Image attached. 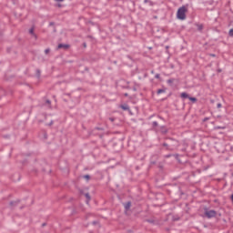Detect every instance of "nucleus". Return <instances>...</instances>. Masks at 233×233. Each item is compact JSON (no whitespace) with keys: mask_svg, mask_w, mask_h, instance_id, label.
Wrapping results in <instances>:
<instances>
[{"mask_svg":"<svg viewBox=\"0 0 233 233\" xmlns=\"http://www.w3.org/2000/svg\"><path fill=\"white\" fill-rule=\"evenodd\" d=\"M187 9L185 6L178 8L177 12V19H180V21H185V19H187Z\"/></svg>","mask_w":233,"mask_h":233,"instance_id":"nucleus-1","label":"nucleus"},{"mask_svg":"<svg viewBox=\"0 0 233 233\" xmlns=\"http://www.w3.org/2000/svg\"><path fill=\"white\" fill-rule=\"evenodd\" d=\"M206 216L207 218H216V211L214 210L206 211Z\"/></svg>","mask_w":233,"mask_h":233,"instance_id":"nucleus-2","label":"nucleus"},{"mask_svg":"<svg viewBox=\"0 0 233 233\" xmlns=\"http://www.w3.org/2000/svg\"><path fill=\"white\" fill-rule=\"evenodd\" d=\"M61 48H63L64 50H68V48H70V46L66 44H59L57 49L60 50Z\"/></svg>","mask_w":233,"mask_h":233,"instance_id":"nucleus-3","label":"nucleus"},{"mask_svg":"<svg viewBox=\"0 0 233 233\" xmlns=\"http://www.w3.org/2000/svg\"><path fill=\"white\" fill-rule=\"evenodd\" d=\"M131 206H132V204H131L130 202H127V203L125 205L126 210H128V208H130Z\"/></svg>","mask_w":233,"mask_h":233,"instance_id":"nucleus-4","label":"nucleus"},{"mask_svg":"<svg viewBox=\"0 0 233 233\" xmlns=\"http://www.w3.org/2000/svg\"><path fill=\"white\" fill-rule=\"evenodd\" d=\"M180 96L183 97L184 99H187V97H188V94L181 93Z\"/></svg>","mask_w":233,"mask_h":233,"instance_id":"nucleus-5","label":"nucleus"},{"mask_svg":"<svg viewBox=\"0 0 233 233\" xmlns=\"http://www.w3.org/2000/svg\"><path fill=\"white\" fill-rule=\"evenodd\" d=\"M188 99H189V101H192L193 103H196L198 101V99L196 97H192V96H189Z\"/></svg>","mask_w":233,"mask_h":233,"instance_id":"nucleus-6","label":"nucleus"},{"mask_svg":"<svg viewBox=\"0 0 233 233\" xmlns=\"http://www.w3.org/2000/svg\"><path fill=\"white\" fill-rule=\"evenodd\" d=\"M176 80L174 78L168 79L167 80V84L168 85H172V83H174Z\"/></svg>","mask_w":233,"mask_h":233,"instance_id":"nucleus-7","label":"nucleus"},{"mask_svg":"<svg viewBox=\"0 0 233 233\" xmlns=\"http://www.w3.org/2000/svg\"><path fill=\"white\" fill-rule=\"evenodd\" d=\"M166 90L165 89H158L157 94H165Z\"/></svg>","mask_w":233,"mask_h":233,"instance_id":"nucleus-8","label":"nucleus"},{"mask_svg":"<svg viewBox=\"0 0 233 233\" xmlns=\"http://www.w3.org/2000/svg\"><path fill=\"white\" fill-rule=\"evenodd\" d=\"M84 178H85V179H90V176L86 175V176H84Z\"/></svg>","mask_w":233,"mask_h":233,"instance_id":"nucleus-9","label":"nucleus"},{"mask_svg":"<svg viewBox=\"0 0 233 233\" xmlns=\"http://www.w3.org/2000/svg\"><path fill=\"white\" fill-rule=\"evenodd\" d=\"M221 106H222L221 103H218V104L217 105V107H218V108H221Z\"/></svg>","mask_w":233,"mask_h":233,"instance_id":"nucleus-10","label":"nucleus"},{"mask_svg":"<svg viewBox=\"0 0 233 233\" xmlns=\"http://www.w3.org/2000/svg\"><path fill=\"white\" fill-rule=\"evenodd\" d=\"M86 198L88 199V201H89V199H90V195H88V194H86Z\"/></svg>","mask_w":233,"mask_h":233,"instance_id":"nucleus-11","label":"nucleus"},{"mask_svg":"<svg viewBox=\"0 0 233 233\" xmlns=\"http://www.w3.org/2000/svg\"><path fill=\"white\" fill-rule=\"evenodd\" d=\"M29 33H30V34H34V28H31V29L29 30Z\"/></svg>","mask_w":233,"mask_h":233,"instance_id":"nucleus-12","label":"nucleus"},{"mask_svg":"<svg viewBox=\"0 0 233 233\" xmlns=\"http://www.w3.org/2000/svg\"><path fill=\"white\" fill-rule=\"evenodd\" d=\"M229 35H233V29L229 30Z\"/></svg>","mask_w":233,"mask_h":233,"instance_id":"nucleus-13","label":"nucleus"},{"mask_svg":"<svg viewBox=\"0 0 233 233\" xmlns=\"http://www.w3.org/2000/svg\"><path fill=\"white\" fill-rule=\"evenodd\" d=\"M55 1H56L57 3H63V1L65 0H55Z\"/></svg>","mask_w":233,"mask_h":233,"instance_id":"nucleus-14","label":"nucleus"},{"mask_svg":"<svg viewBox=\"0 0 233 233\" xmlns=\"http://www.w3.org/2000/svg\"><path fill=\"white\" fill-rule=\"evenodd\" d=\"M50 52V49H46V54H48Z\"/></svg>","mask_w":233,"mask_h":233,"instance_id":"nucleus-15","label":"nucleus"},{"mask_svg":"<svg viewBox=\"0 0 233 233\" xmlns=\"http://www.w3.org/2000/svg\"><path fill=\"white\" fill-rule=\"evenodd\" d=\"M122 108H123L124 110H127V106H122Z\"/></svg>","mask_w":233,"mask_h":233,"instance_id":"nucleus-16","label":"nucleus"},{"mask_svg":"<svg viewBox=\"0 0 233 233\" xmlns=\"http://www.w3.org/2000/svg\"><path fill=\"white\" fill-rule=\"evenodd\" d=\"M212 56V57H216V55H211Z\"/></svg>","mask_w":233,"mask_h":233,"instance_id":"nucleus-17","label":"nucleus"},{"mask_svg":"<svg viewBox=\"0 0 233 233\" xmlns=\"http://www.w3.org/2000/svg\"><path fill=\"white\" fill-rule=\"evenodd\" d=\"M157 77H159V75H157Z\"/></svg>","mask_w":233,"mask_h":233,"instance_id":"nucleus-18","label":"nucleus"},{"mask_svg":"<svg viewBox=\"0 0 233 233\" xmlns=\"http://www.w3.org/2000/svg\"><path fill=\"white\" fill-rule=\"evenodd\" d=\"M111 121H114V118H111Z\"/></svg>","mask_w":233,"mask_h":233,"instance_id":"nucleus-19","label":"nucleus"}]
</instances>
